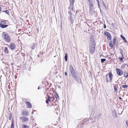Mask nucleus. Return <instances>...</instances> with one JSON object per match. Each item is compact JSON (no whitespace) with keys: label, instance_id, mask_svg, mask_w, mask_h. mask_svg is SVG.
<instances>
[{"label":"nucleus","instance_id":"obj_37","mask_svg":"<svg viewBox=\"0 0 128 128\" xmlns=\"http://www.w3.org/2000/svg\"><path fill=\"white\" fill-rule=\"evenodd\" d=\"M120 37L123 39V40L125 39V38L122 34L120 35Z\"/></svg>","mask_w":128,"mask_h":128},{"label":"nucleus","instance_id":"obj_6","mask_svg":"<svg viewBox=\"0 0 128 128\" xmlns=\"http://www.w3.org/2000/svg\"><path fill=\"white\" fill-rule=\"evenodd\" d=\"M116 70L117 74L119 76H121L123 74V72L122 71L119 69L116 68Z\"/></svg>","mask_w":128,"mask_h":128},{"label":"nucleus","instance_id":"obj_41","mask_svg":"<svg viewBox=\"0 0 128 128\" xmlns=\"http://www.w3.org/2000/svg\"><path fill=\"white\" fill-rule=\"evenodd\" d=\"M48 98L47 100H48L50 101V97L48 95Z\"/></svg>","mask_w":128,"mask_h":128},{"label":"nucleus","instance_id":"obj_19","mask_svg":"<svg viewBox=\"0 0 128 128\" xmlns=\"http://www.w3.org/2000/svg\"><path fill=\"white\" fill-rule=\"evenodd\" d=\"M22 114L23 115L27 116L28 114V111H24L22 112Z\"/></svg>","mask_w":128,"mask_h":128},{"label":"nucleus","instance_id":"obj_27","mask_svg":"<svg viewBox=\"0 0 128 128\" xmlns=\"http://www.w3.org/2000/svg\"><path fill=\"white\" fill-rule=\"evenodd\" d=\"M108 75V74H106V77H105L106 79L105 80V81L106 83H108V81H109L108 79L107 78V77Z\"/></svg>","mask_w":128,"mask_h":128},{"label":"nucleus","instance_id":"obj_60","mask_svg":"<svg viewBox=\"0 0 128 128\" xmlns=\"http://www.w3.org/2000/svg\"><path fill=\"white\" fill-rule=\"evenodd\" d=\"M95 122V121H94V122Z\"/></svg>","mask_w":128,"mask_h":128},{"label":"nucleus","instance_id":"obj_40","mask_svg":"<svg viewBox=\"0 0 128 128\" xmlns=\"http://www.w3.org/2000/svg\"><path fill=\"white\" fill-rule=\"evenodd\" d=\"M113 41L114 42H116V38L115 37H114L113 39Z\"/></svg>","mask_w":128,"mask_h":128},{"label":"nucleus","instance_id":"obj_57","mask_svg":"<svg viewBox=\"0 0 128 128\" xmlns=\"http://www.w3.org/2000/svg\"><path fill=\"white\" fill-rule=\"evenodd\" d=\"M22 56H24V54H23V53L22 54Z\"/></svg>","mask_w":128,"mask_h":128},{"label":"nucleus","instance_id":"obj_18","mask_svg":"<svg viewBox=\"0 0 128 128\" xmlns=\"http://www.w3.org/2000/svg\"><path fill=\"white\" fill-rule=\"evenodd\" d=\"M14 120L12 118V122H11V128H14Z\"/></svg>","mask_w":128,"mask_h":128},{"label":"nucleus","instance_id":"obj_55","mask_svg":"<svg viewBox=\"0 0 128 128\" xmlns=\"http://www.w3.org/2000/svg\"><path fill=\"white\" fill-rule=\"evenodd\" d=\"M1 7H0V11H1Z\"/></svg>","mask_w":128,"mask_h":128},{"label":"nucleus","instance_id":"obj_31","mask_svg":"<svg viewBox=\"0 0 128 128\" xmlns=\"http://www.w3.org/2000/svg\"><path fill=\"white\" fill-rule=\"evenodd\" d=\"M2 12H5L6 13V14H8V15H9V11L8 10H4V11H2Z\"/></svg>","mask_w":128,"mask_h":128},{"label":"nucleus","instance_id":"obj_16","mask_svg":"<svg viewBox=\"0 0 128 128\" xmlns=\"http://www.w3.org/2000/svg\"><path fill=\"white\" fill-rule=\"evenodd\" d=\"M36 47L35 44L34 43H33L30 45V48L32 50L34 49Z\"/></svg>","mask_w":128,"mask_h":128},{"label":"nucleus","instance_id":"obj_51","mask_svg":"<svg viewBox=\"0 0 128 128\" xmlns=\"http://www.w3.org/2000/svg\"><path fill=\"white\" fill-rule=\"evenodd\" d=\"M52 98V100H55V98L54 97Z\"/></svg>","mask_w":128,"mask_h":128},{"label":"nucleus","instance_id":"obj_17","mask_svg":"<svg viewBox=\"0 0 128 128\" xmlns=\"http://www.w3.org/2000/svg\"><path fill=\"white\" fill-rule=\"evenodd\" d=\"M8 26L7 25H4L2 24H0V27L1 28H4L7 27Z\"/></svg>","mask_w":128,"mask_h":128},{"label":"nucleus","instance_id":"obj_24","mask_svg":"<svg viewBox=\"0 0 128 128\" xmlns=\"http://www.w3.org/2000/svg\"><path fill=\"white\" fill-rule=\"evenodd\" d=\"M64 59L67 62L68 60V54L67 53H66L65 54Z\"/></svg>","mask_w":128,"mask_h":128},{"label":"nucleus","instance_id":"obj_5","mask_svg":"<svg viewBox=\"0 0 128 128\" xmlns=\"http://www.w3.org/2000/svg\"><path fill=\"white\" fill-rule=\"evenodd\" d=\"M20 119L21 120L23 123H25V122H28L29 120L28 118L25 116L19 117Z\"/></svg>","mask_w":128,"mask_h":128},{"label":"nucleus","instance_id":"obj_23","mask_svg":"<svg viewBox=\"0 0 128 128\" xmlns=\"http://www.w3.org/2000/svg\"><path fill=\"white\" fill-rule=\"evenodd\" d=\"M22 126V128H28L29 127V126L24 124H23Z\"/></svg>","mask_w":128,"mask_h":128},{"label":"nucleus","instance_id":"obj_8","mask_svg":"<svg viewBox=\"0 0 128 128\" xmlns=\"http://www.w3.org/2000/svg\"><path fill=\"white\" fill-rule=\"evenodd\" d=\"M89 8L90 14L92 16L95 12V11H94V7Z\"/></svg>","mask_w":128,"mask_h":128},{"label":"nucleus","instance_id":"obj_15","mask_svg":"<svg viewBox=\"0 0 128 128\" xmlns=\"http://www.w3.org/2000/svg\"><path fill=\"white\" fill-rule=\"evenodd\" d=\"M94 42L95 43L94 41V37L92 36H91L90 38V44H91L92 42Z\"/></svg>","mask_w":128,"mask_h":128},{"label":"nucleus","instance_id":"obj_50","mask_svg":"<svg viewBox=\"0 0 128 128\" xmlns=\"http://www.w3.org/2000/svg\"><path fill=\"white\" fill-rule=\"evenodd\" d=\"M119 99H120V100H121L122 99V98L121 97H120L119 98Z\"/></svg>","mask_w":128,"mask_h":128},{"label":"nucleus","instance_id":"obj_4","mask_svg":"<svg viewBox=\"0 0 128 128\" xmlns=\"http://www.w3.org/2000/svg\"><path fill=\"white\" fill-rule=\"evenodd\" d=\"M74 13H73L72 12H70V20L72 24H73L74 22L75 16L74 15Z\"/></svg>","mask_w":128,"mask_h":128},{"label":"nucleus","instance_id":"obj_1","mask_svg":"<svg viewBox=\"0 0 128 128\" xmlns=\"http://www.w3.org/2000/svg\"><path fill=\"white\" fill-rule=\"evenodd\" d=\"M69 69L72 76L73 78L78 83H81V79L79 77L78 73L74 69L73 66L70 64L69 66Z\"/></svg>","mask_w":128,"mask_h":128},{"label":"nucleus","instance_id":"obj_9","mask_svg":"<svg viewBox=\"0 0 128 128\" xmlns=\"http://www.w3.org/2000/svg\"><path fill=\"white\" fill-rule=\"evenodd\" d=\"M74 4H70V6L69 8H70V10H71L73 13H75V10L74 9Z\"/></svg>","mask_w":128,"mask_h":128},{"label":"nucleus","instance_id":"obj_39","mask_svg":"<svg viewBox=\"0 0 128 128\" xmlns=\"http://www.w3.org/2000/svg\"><path fill=\"white\" fill-rule=\"evenodd\" d=\"M74 0H72V1L70 2V4H74Z\"/></svg>","mask_w":128,"mask_h":128},{"label":"nucleus","instance_id":"obj_63","mask_svg":"<svg viewBox=\"0 0 128 128\" xmlns=\"http://www.w3.org/2000/svg\"><path fill=\"white\" fill-rule=\"evenodd\" d=\"M76 12H78V11H76Z\"/></svg>","mask_w":128,"mask_h":128},{"label":"nucleus","instance_id":"obj_29","mask_svg":"<svg viewBox=\"0 0 128 128\" xmlns=\"http://www.w3.org/2000/svg\"><path fill=\"white\" fill-rule=\"evenodd\" d=\"M118 58L120 59V61H122L123 60V59L124 58V57L123 56H122L121 57H119Z\"/></svg>","mask_w":128,"mask_h":128},{"label":"nucleus","instance_id":"obj_61","mask_svg":"<svg viewBox=\"0 0 128 128\" xmlns=\"http://www.w3.org/2000/svg\"><path fill=\"white\" fill-rule=\"evenodd\" d=\"M116 82H115V83H116Z\"/></svg>","mask_w":128,"mask_h":128},{"label":"nucleus","instance_id":"obj_30","mask_svg":"<svg viewBox=\"0 0 128 128\" xmlns=\"http://www.w3.org/2000/svg\"><path fill=\"white\" fill-rule=\"evenodd\" d=\"M122 87L124 88H127L128 87V86L126 85H122Z\"/></svg>","mask_w":128,"mask_h":128},{"label":"nucleus","instance_id":"obj_56","mask_svg":"<svg viewBox=\"0 0 128 128\" xmlns=\"http://www.w3.org/2000/svg\"><path fill=\"white\" fill-rule=\"evenodd\" d=\"M40 87H38V90H39V89H40Z\"/></svg>","mask_w":128,"mask_h":128},{"label":"nucleus","instance_id":"obj_52","mask_svg":"<svg viewBox=\"0 0 128 128\" xmlns=\"http://www.w3.org/2000/svg\"><path fill=\"white\" fill-rule=\"evenodd\" d=\"M115 42H114L113 41V44L114 45L115 43Z\"/></svg>","mask_w":128,"mask_h":128},{"label":"nucleus","instance_id":"obj_38","mask_svg":"<svg viewBox=\"0 0 128 128\" xmlns=\"http://www.w3.org/2000/svg\"><path fill=\"white\" fill-rule=\"evenodd\" d=\"M96 1L97 2L98 4V7L99 8H100V6L99 4V0H96Z\"/></svg>","mask_w":128,"mask_h":128},{"label":"nucleus","instance_id":"obj_47","mask_svg":"<svg viewBox=\"0 0 128 128\" xmlns=\"http://www.w3.org/2000/svg\"><path fill=\"white\" fill-rule=\"evenodd\" d=\"M83 121V122H82V124H84L85 123V122L84 121V120Z\"/></svg>","mask_w":128,"mask_h":128},{"label":"nucleus","instance_id":"obj_22","mask_svg":"<svg viewBox=\"0 0 128 128\" xmlns=\"http://www.w3.org/2000/svg\"><path fill=\"white\" fill-rule=\"evenodd\" d=\"M4 52L7 54L8 53V51L6 47H5L4 48Z\"/></svg>","mask_w":128,"mask_h":128},{"label":"nucleus","instance_id":"obj_34","mask_svg":"<svg viewBox=\"0 0 128 128\" xmlns=\"http://www.w3.org/2000/svg\"><path fill=\"white\" fill-rule=\"evenodd\" d=\"M12 116V114L11 113H10L8 117V119L10 120L11 119V117Z\"/></svg>","mask_w":128,"mask_h":128},{"label":"nucleus","instance_id":"obj_49","mask_svg":"<svg viewBox=\"0 0 128 128\" xmlns=\"http://www.w3.org/2000/svg\"><path fill=\"white\" fill-rule=\"evenodd\" d=\"M87 119H85L84 120V121L85 122L87 121Z\"/></svg>","mask_w":128,"mask_h":128},{"label":"nucleus","instance_id":"obj_32","mask_svg":"<svg viewBox=\"0 0 128 128\" xmlns=\"http://www.w3.org/2000/svg\"><path fill=\"white\" fill-rule=\"evenodd\" d=\"M110 34V33L109 32H107L105 31L104 32V34L105 35H106L107 36Z\"/></svg>","mask_w":128,"mask_h":128},{"label":"nucleus","instance_id":"obj_10","mask_svg":"<svg viewBox=\"0 0 128 128\" xmlns=\"http://www.w3.org/2000/svg\"><path fill=\"white\" fill-rule=\"evenodd\" d=\"M26 104L27 107L28 108H31L32 107V105L30 102H26Z\"/></svg>","mask_w":128,"mask_h":128},{"label":"nucleus","instance_id":"obj_28","mask_svg":"<svg viewBox=\"0 0 128 128\" xmlns=\"http://www.w3.org/2000/svg\"><path fill=\"white\" fill-rule=\"evenodd\" d=\"M113 46L114 44H112V40H111L109 46L110 47H112Z\"/></svg>","mask_w":128,"mask_h":128},{"label":"nucleus","instance_id":"obj_13","mask_svg":"<svg viewBox=\"0 0 128 128\" xmlns=\"http://www.w3.org/2000/svg\"><path fill=\"white\" fill-rule=\"evenodd\" d=\"M112 116L114 118H116L117 116V114L116 111L114 110L112 111Z\"/></svg>","mask_w":128,"mask_h":128},{"label":"nucleus","instance_id":"obj_43","mask_svg":"<svg viewBox=\"0 0 128 128\" xmlns=\"http://www.w3.org/2000/svg\"><path fill=\"white\" fill-rule=\"evenodd\" d=\"M126 124L127 125V127L128 124V121L126 120Z\"/></svg>","mask_w":128,"mask_h":128},{"label":"nucleus","instance_id":"obj_42","mask_svg":"<svg viewBox=\"0 0 128 128\" xmlns=\"http://www.w3.org/2000/svg\"><path fill=\"white\" fill-rule=\"evenodd\" d=\"M102 2L103 3V6H104V7H105V8H106V5L105 4L104 2L103 1H102Z\"/></svg>","mask_w":128,"mask_h":128},{"label":"nucleus","instance_id":"obj_7","mask_svg":"<svg viewBox=\"0 0 128 128\" xmlns=\"http://www.w3.org/2000/svg\"><path fill=\"white\" fill-rule=\"evenodd\" d=\"M9 47L10 49L13 50L16 48V45L12 43L10 44Z\"/></svg>","mask_w":128,"mask_h":128},{"label":"nucleus","instance_id":"obj_46","mask_svg":"<svg viewBox=\"0 0 128 128\" xmlns=\"http://www.w3.org/2000/svg\"><path fill=\"white\" fill-rule=\"evenodd\" d=\"M48 101H49L48 100H46V102L47 104H48Z\"/></svg>","mask_w":128,"mask_h":128},{"label":"nucleus","instance_id":"obj_2","mask_svg":"<svg viewBox=\"0 0 128 128\" xmlns=\"http://www.w3.org/2000/svg\"><path fill=\"white\" fill-rule=\"evenodd\" d=\"M2 39L6 42H9L10 41V37L8 34L6 32H3L2 34Z\"/></svg>","mask_w":128,"mask_h":128},{"label":"nucleus","instance_id":"obj_20","mask_svg":"<svg viewBox=\"0 0 128 128\" xmlns=\"http://www.w3.org/2000/svg\"><path fill=\"white\" fill-rule=\"evenodd\" d=\"M107 39L109 40H110L112 39V36L111 34H110L107 36Z\"/></svg>","mask_w":128,"mask_h":128},{"label":"nucleus","instance_id":"obj_12","mask_svg":"<svg viewBox=\"0 0 128 128\" xmlns=\"http://www.w3.org/2000/svg\"><path fill=\"white\" fill-rule=\"evenodd\" d=\"M87 2L89 6V8L94 7L92 1H91L90 2Z\"/></svg>","mask_w":128,"mask_h":128},{"label":"nucleus","instance_id":"obj_25","mask_svg":"<svg viewBox=\"0 0 128 128\" xmlns=\"http://www.w3.org/2000/svg\"><path fill=\"white\" fill-rule=\"evenodd\" d=\"M7 21L6 20H2V21L0 22V24H6V22Z\"/></svg>","mask_w":128,"mask_h":128},{"label":"nucleus","instance_id":"obj_44","mask_svg":"<svg viewBox=\"0 0 128 128\" xmlns=\"http://www.w3.org/2000/svg\"><path fill=\"white\" fill-rule=\"evenodd\" d=\"M124 40V41L126 43H127L128 42H127V40H126V38H125V40L124 39V40Z\"/></svg>","mask_w":128,"mask_h":128},{"label":"nucleus","instance_id":"obj_14","mask_svg":"<svg viewBox=\"0 0 128 128\" xmlns=\"http://www.w3.org/2000/svg\"><path fill=\"white\" fill-rule=\"evenodd\" d=\"M114 90V91L115 92H117L118 90L117 88H118V86L117 85L115 84H113Z\"/></svg>","mask_w":128,"mask_h":128},{"label":"nucleus","instance_id":"obj_48","mask_svg":"<svg viewBox=\"0 0 128 128\" xmlns=\"http://www.w3.org/2000/svg\"><path fill=\"white\" fill-rule=\"evenodd\" d=\"M65 75L66 76L67 75V72H65Z\"/></svg>","mask_w":128,"mask_h":128},{"label":"nucleus","instance_id":"obj_58","mask_svg":"<svg viewBox=\"0 0 128 128\" xmlns=\"http://www.w3.org/2000/svg\"><path fill=\"white\" fill-rule=\"evenodd\" d=\"M100 12H101V9H100Z\"/></svg>","mask_w":128,"mask_h":128},{"label":"nucleus","instance_id":"obj_21","mask_svg":"<svg viewBox=\"0 0 128 128\" xmlns=\"http://www.w3.org/2000/svg\"><path fill=\"white\" fill-rule=\"evenodd\" d=\"M55 94H56V100H59V98L58 94L56 92H55Z\"/></svg>","mask_w":128,"mask_h":128},{"label":"nucleus","instance_id":"obj_36","mask_svg":"<svg viewBox=\"0 0 128 128\" xmlns=\"http://www.w3.org/2000/svg\"><path fill=\"white\" fill-rule=\"evenodd\" d=\"M126 65V64H123V65L121 66V68H124Z\"/></svg>","mask_w":128,"mask_h":128},{"label":"nucleus","instance_id":"obj_62","mask_svg":"<svg viewBox=\"0 0 128 128\" xmlns=\"http://www.w3.org/2000/svg\"><path fill=\"white\" fill-rule=\"evenodd\" d=\"M76 12H78V11H76Z\"/></svg>","mask_w":128,"mask_h":128},{"label":"nucleus","instance_id":"obj_35","mask_svg":"<svg viewBox=\"0 0 128 128\" xmlns=\"http://www.w3.org/2000/svg\"><path fill=\"white\" fill-rule=\"evenodd\" d=\"M119 51L121 53V54L122 56H123V54L122 52V50L120 48L119 49Z\"/></svg>","mask_w":128,"mask_h":128},{"label":"nucleus","instance_id":"obj_54","mask_svg":"<svg viewBox=\"0 0 128 128\" xmlns=\"http://www.w3.org/2000/svg\"><path fill=\"white\" fill-rule=\"evenodd\" d=\"M58 88H60V86H58Z\"/></svg>","mask_w":128,"mask_h":128},{"label":"nucleus","instance_id":"obj_45","mask_svg":"<svg viewBox=\"0 0 128 128\" xmlns=\"http://www.w3.org/2000/svg\"><path fill=\"white\" fill-rule=\"evenodd\" d=\"M106 26L105 24H104V28H106Z\"/></svg>","mask_w":128,"mask_h":128},{"label":"nucleus","instance_id":"obj_33","mask_svg":"<svg viewBox=\"0 0 128 128\" xmlns=\"http://www.w3.org/2000/svg\"><path fill=\"white\" fill-rule=\"evenodd\" d=\"M106 59L105 58H102L101 59V62L102 63H103L106 61Z\"/></svg>","mask_w":128,"mask_h":128},{"label":"nucleus","instance_id":"obj_3","mask_svg":"<svg viewBox=\"0 0 128 128\" xmlns=\"http://www.w3.org/2000/svg\"><path fill=\"white\" fill-rule=\"evenodd\" d=\"M96 45V43L93 42H92L91 44H90L89 46V51L91 54H93L95 51L96 48L95 46Z\"/></svg>","mask_w":128,"mask_h":128},{"label":"nucleus","instance_id":"obj_53","mask_svg":"<svg viewBox=\"0 0 128 128\" xmlns=\"http://www.w3.org/2000/svg\"><path fill=\"white\" fill-rule=\"evenodd\" d=\"M88 2H90V1H92L91 0H87Z\"/></svg>","mask_w":128,"mask_h":128},{"label":"nucleus","instance_id":"obj_26","mask_svg":"<svg viewBox=\"0 0 128 128\" xmlns=\"http://www.w3.org/2000/svg\"><path fill=\"white\" fill-rule=\"evenodd\" d=\"M124 76L126 78H127L128 76H127V73L126 72H124Z\"/></svg>","mask_w":128,"mask_h":128},{"label":"nucleus","instance_id":"obj_59","mask_svg":"<svg viewBox=\"0 0 128 128\" xmlns=\"http://www.w3.org/2000/svg\"><path fill=\"white\" fill-rule=\"evenodd\" d=\"M38 56V57L39 56V55H38V56Z\"/></svg>","mask_w":128,"mask_h":128},{"label":"nucleus","instance_id":"obj_11","mask_svg":"<svg viewBox=\"0 0 128 128\" xmlns=\"http://www.w3.org/2000/svg\"><path fill=\"white\" fill-rule=\"evenodd\" d=\"M108 75L110 78L109 82H111L112 80V78L113 77L112 74L111 72H110L109 73Z\"/></svg>","mask_w":128,"mask_h":128}]
</instances>
